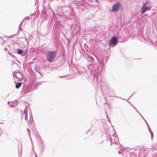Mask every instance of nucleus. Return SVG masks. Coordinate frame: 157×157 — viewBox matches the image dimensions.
Returning a JSON list of instances; mask_svg holds the SVG:
<instances>
[{"label": "nucleus", "mask_w": 157, "mask_h": 157, "mask_svg": "<svg viewBox=\"0 0 157 157\" xmlns=\"http://www.w3.org/2000/svg\"><path fill=\"white\" fill-rule=\"evenodd\" d=\"M32 117V113L28 107H26L24 110V113H23L22 116V118L24 117L25 120L28 122V123L30 125L31 124V117Z\"/></svg>", "instance_id": "nucleus-1"}, {"label": "nucleus", "mask_w": 157, "mask_h": 157, "mask_svg": "<svg viewBox=\"0 0 157 157\" xmlns=\"http://www.w3.org/2000/svg\"><path fill=\"white\" fill-rule=\"evenodd\" d=\"M57 56L56 50H50L47 52L46 54L47 60L50 63L53 62Z\"/></svg>", "instance_id": "nucleus-2"}, {"label": "nucleus", "mask_w": 157, "mask_h": 157, "mask_svg": "<svg viewBox=\"0 0 157 157\" xmlns=\"http://www.w3.org/2000/svg\"><path fill=\"white\" fill-rule=\"evenodd\" d=\"M151 8L150 2L148 1L143 2L140 10L141 14H143L147 11L150 10Z\"/></svg>", "instance_id": "nucleus-3"}, {"label": "nucleus", "mask_w": 157, "mask_h": 157, "mask_svg": "<svg viewBox=\"0 0 157 157\" xmlns=\"http://www.w3.org/2000/svg\"><path fill=\"white\" fill-rule=\"evenodd\" d=\"M121 6V3L119 2H117L114 4L112 7L111 11L112 13H118L119 9Z\"/></svg>", "instance_id": "nucleus-4"}, {"label": "nucleus", "mask_w": 157, "mask_h": 157, "mask_svg": "<svg viewBox=\"0 0 157 157\" xmlns=\"http://www.w3.org/2000/svg\"><path fill=\"white\" fill-rule=\"evenodd\" d=\"M114 133V132H113V134L110 136H107V140L109 139L111 143H113L115 144L116 143H117V142L118 141V137L117 138Z\"/></svg>", "instance_id": "nucleus-5"}, {"label": "nucleus", "mask_w": 157, "mask_h": 157, "mask_svg": "<svg viewBox=\"0 0 157 157\" xmlns=\"http://www.w3.org/2000/svg\"><path fill=\"white\" fill-rule=\"evenodd\" d=\"M117 43V37L113 36L109 40V46L110 47L115 46Z\"/></svg>", "instance_id": "nucleus-6"}, {"label": "nucleus", "mask_w": 157, "mask_h": 157, "mask_svg": "<svg viewBox=\"0 0 157 157\" xmlns=\"http://www.w3.org/2000/svg\"><path fill=\"white\" fill-rule=\"evenodd\" d=\"M101 67H98L97 68H94V73L95 75H96L97 76H99L101 74Z\"/></svg>", "instance_id": "nucleus-7"}, {"label": "nucleus", "mask_w": 157, "mask_h": 157, "mask_svg": "<svg viewBox=\"0 0 157 157\" xmlns=\"http://www.w3.org/2000/svg\"><path fill=\"white\" fill-rule=\"evenodd\" d=\"M14 76H15L16 77L18 78L19 79H20V78L22 76V75L20 73H15L14 75Z\"/></svg>", "instance_id": "nucleus-8"}, {"label": "nucleus", "mask_w": 157, "mask_h": 157, "mask_svg": "<svg viewBox=\"0 0 157 157\" xmlns=\"http://www.w3.org/2000/svg\"><path fill=\"white\" fill-rule=\"evenodd\" d=\"M17 54H21L22 53L23 51L20 49H17Z\"/></svg>", "instance_id": "nucleus-9"}, {"label": "nucleus", "mask_w": 157, "mask_h": 157, "mask_svg": "<svg viewBox=\"0 0 157 157\" xmlns=\"http://www.w3.org/2000/svg\"><path fill=\"white\" fill-rule=\"evenodd\" d=\"M21 82L17 83L15 87L17 89H18L21 86Z\"/></svg>", "instance_id": "nucleus-10"}, {"label": "nucleus", "mask_w": 157, "mask_h": 157, "mask_svg": "<svg viewBox=\"0 0 157 157\" xmlns=\"http://www.w3.org/2000/svg\"><path fill=\"white\" fill-rule=\"evenodd\" d=\"M11 104H10V106L11 107H13L16 105V104H15L14 103L13 104V102H10Z\"/></svg>", "instance_id": "nucleus-11"}, {"label": "nucleus", "mask_w": 157, "mask_h": 157, "mask_svg": "<svg viewBox=\"0 0 157 157\" xmlns=\"http://www.w3.org/2000/svg\"><path fill=\"white\" fill-rule=\"evenodd\" d=\"M149 131H150V133L151 134V139L152 140V136H153V133L150 130H149Z\"/></svg>", "instance_id": "nucleus-12"}, {"label": "nucleus", "mask_w": 157, "mask_h": 157, "mask_svg": "<svg viewBox=\"0 0 157 157\" xmlns=\"http://www.w3.org/2000/svg\"><path fill=\"white\" fill-rule=\"evenodd\" d=\"M27 130H27L28 132L29 133V134L30 136V130L29 129H28V128H27Z\"/></svg>", "instance_id": "nucleus-13"}, {"label": "nucleus", "mask_w": 157, "mask_h": 157, "mask_svg": "<svg viewBox=\"0 0 157 157\" xmlns=\"http://www.w3.org/2000/svg\"><path fill=\"white\" fill-rule=\"evenodd\" d=\"M25 18H26L27 20H29L30 19V17H25Z\"/></svg>", "instance_id": "nucleus-14"}, {"label": "nucleus", "mask_w": 157, "mask_h": 157, "mask_svg": "<svg viewBox=\"0 0 157 157\" xmlns=\"http://www.w3.org/2000/svg\"><path fill=\"white\" fill-rule=\"evenodd\" d=\"M35 157H38L36 154H35Z\"/></svg>", "instance_id": "nucleus-15"}, {"label": "nucleus", "mask_w": 157, "mask_h": 157, "mask_svg": "<svg viewBox=\"0 0 157 157\" xmlns=\"http://www.w3.org/2000/svg\"><path fill=\"white\" fill-rule=\"evenodd\" d=\"M118 152L119 154H120V151H118Z\"/></svg>", "instance_id": "nucleus-16"}, {"label": "nucleus", "mask_w": 157, "mask_h": 157, "mask_svg": "<svg viewBox=\"0 0 157 157\" xmlns=\"http://www.w3.org/2000/svg\"><path fill=\"white\" fill-rule=\"evenodd\" d=\"M2 38V37H0V39H1Z\"/></svg>", "instance_id": "nucleus-17"}, {"label": "nucleus", "mask_w": 157, "mask_h": 157, "mask_svg": "<svg viewBox=\"0 0 157 157\" xmlns=\"http://www.w3.org/2000/svg\"><path fill=\"white\" fill-rule=\"evenodd\" d=\"M8 103L9 104V102H8Z\"/></svg>", "instance_id": "nucleus-18"}]
</instances>
